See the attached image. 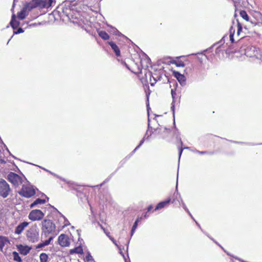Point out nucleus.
I'll list each match as a JSON object with an SVG mask.
<instances>
[{
    "instance_id": "obj_1",
    "label": "nucleus",
    "mask_w": 262,
    "mask_h": 262,
    "mask_svg": "<svg viewBox=\"0 0 262 262\" xmlns=\"http://www.w3.org/2000/svg\"><path fill=\"white\" fill-rule=\"evenodd\" d=\"M27 240L31 243H36L39 241V229L36 224L30 227L26 232Z\"/></svg>"
},
{
    "instance_id": "obj_2",
    "label": "nucleus",
    "mask_w": 262,
    "mask_h": 262,
    "mask_svg": "<svg viewBox=\"0 0 262 262\" xmlns=\"http://www.w3.org/2000/svg\"><path fill=\"white\" fill-rule=\"evenodd\" d=\"M42 233L46 236L49 234L54 233L55 231L56 226L50 220L45 219L41 222Z\"/></svg>"
},
{
    "instance_id": "obj_3",
    "label": "nucleus",
    "mask_w": 262,
    "mask_h": 262,
    "mask_svg": "<svg viewBox=\"0 0 262 262\" xmlns=\"http://www.w3.org/2000/svg\"><path fill=\"white\" fill-rule=\"evenodd\" d=\"M18 193L22 196L30 198L35 194L36 191L33 186L23 184L21 190Z\"/></svg>"
},
{
    "instance_id": "obj_4",
    "label": "nucleus",
    "mask_w": 262,
    "mask_h": 262,
    "mask_svg": "<svg viewBox=\"0 0 262 262\" xmlns=\"http://www.w3.org/2000/svg\"><path fill=\"white\" fill-rule=\"evenodd\" d=\"M11 189L9 184L4 179L0 180V195L3 198H7Z\"/></svg>"
},
{
    "instance_id": "obj_5",
    "label": "nucleus",
    "mask_w": 262,
    "mask_h": 262,
    "mask_svg": "<svg viewBox=\"0 0 262 262\" xmlns=\"http://www.w3.org/2000/svg\"><path fill=\"white\" fill-rule=\"evenodd\" d=\"M8 180L13 185L18 186L22 183L23 179L18 174L10 172L7 176Z\"/></svg>"
},
{
    "instance_id": "obj_6",
    "label": "nucleus",
    "mask_w": 262,
    "mask_h": 262,
    "mask_svg": "<svg viewBox=\"0 0 262 262\" xmlns=\"http://www.w3.org/2000/svg\"><path fill=\"white\" fill-rule=\"evenodd\" d=\"M45 214L40 210L35 209L32 210L28 216L29 219L32 221H40L44 216Z\"/></svg>"
},
{
    "instance_id": "obj_7",
    "label": "nucleus",
    "mask_w": 262,
    "mask_h": 262,
    "mask_svg": "<svg viewBox=\"0 0 262 262\" xmlns=\"http://www.w3.org/2000/svg\"><path fill=\"white\" fill-rule=\"evenodd\" d=\"M58 243L61 247H68L70 241L68 236L64 234H60L58 237Z\"/></svg>"
},
{
    "instance_id": "obj_8",
    "label": "nucleus",
    "mask_w": 262,
    "mask_h": 262,
    "mask_svg": "<svg viewBox=\"0 0 262 262\" xmlns=\"http://www.w3.org/2000/svg\"><path fill=\"white\" fill-rule=\"evenodd\" d=\"M259 50L255 47H248L245 49V54L247 56H257Z\"/></svg>"
},
{
    "instance_id": "obj_9",
    "label": "nucleus",
    "mask_w": 262,
    "mask_h": 262,
    "mask_svg": "<svg viewBox=\"0 0 262 262\" xmlns=\"http://www.w3.org/2000/svg\"><path fill=\"white\" fill-rule=\"evenodd\" d=\"M40 2V0H32L30 3L27 4L24 8L29 12L32 9L37 7H39V3Z\"/></svg>"
},
{
    "instance_id": "obj_10",
    "label": "nucleus",
    "mask_w": 262,
    "mask_h": 262,
    "mask_svg": "<svg viewBox=\"0 0 262 262\" xmlns=\"http://www.w3.org/2000/svg\"><path fill=\"white\" fill-rule=\"evenodd\" d=\"M17 248L20 253L24 255H27L31 249V248L29 247L28 246H24L23 245H17Z\"/></svg>"
},
{
    "instance_id": "obj_11",
    "label": "nucleus",
    "mask_w": 262,
    "mask_h": 262,
    "mask_svg": "<svg viewBox=\"0 0 262 262\" xmlns=\"http://www.w3.org/2000/svg\"><path fill=\"white\" fill-rule=\"evenodd\" d=\"M28 225L29 223L26 222L21 223L15 228L14 233L18 235L21 234Z\"/></svg>"
},
{
    "instance_id": "obj_12",
    "label": "nucleus",
    "mask_w": 262,
    "mask_h": 262,
    "mask_svg": "<svg viewBox=\"0 0 262 262\" xmlns=\"http://www.w3.org/2000/svg\"><path fill=\"white\" fill-rule=\"evenodd\" d=\"M173 75L177 79L181 85L185 84L186 78L185 76L177 71H173Z\"/></svg>"
},
{
    "instance_id": "obj_13",
    "label": "nucleus",
    "mask_w": 262,
    "mask_h": 262,
    "mask_svg": "<svg viewBox=\"0 0 262 262\" xmlns=\"http://www.w3.org/2000/svg\"><path fill=\"white\" fill-rule=\"evenodd\" d=\"M52 0H40V2L39 3V7L49 8L52 6Z\"/></svg>"
},
{
    "instance_id": "obj_14",
    "label": "nucleus",
    "mask_w": 262,
    "mask_h": 262,
    "mask_svg": "<svg viewBox=\"0 0 262 262\" xmlns=\"http://www.w3.org/2000/svg\"><path fill=\"white\" fill-rule=\"evenodd\" d=\"M9 243L7 237L3 236H0V251L3 252V249L5 245Z\"/></svg>"
},
{
    "instance_id": "obj_15",
    "label": "nucleus",
    "mask_w": 262,
    "mask_h": 262,
    "mask_svg": "<svg viewBox=\"0 0 262 262\" xmlns=\"http://www.w3.org/2000/svg\"><path fill=\"white\" fill-rule=\"evenodd\" d=\"M108 44L111 47L112 49L114 50V52L115 53L116 56H119L120 55V51L118 47V46L116 45L115 43H114L113 41H110L108 42Z\"/></svg>"
},
{
    "instance_id": "obj_16",
    "label": "nucleus",
    "mask_w": 262,
    "mask_h": 262,
    "mask_svg": "<svg viewBox=\"0 0 262 262\" xmlns=\"http://www.w3.org/2000/svg\"><path fill=\"white\" fill-rule=\"evenodd\" d=\"M171 96H172V103H171L172 105L171 106V109L173 111V114L174 115V103L176 102V96H177V93H176V89H171Z\"/></svg>"
},
{
    "instance_id": "obj_17",
    "label": "nucleus",
    "mask_w": 262,
    "mask_h": 262,
    "mask_svg": "<svg viewBox=\"0 0 262 262\" xmlns=\"http://www.w3.org/2000/svg\"><path fill=\"white\" fill-rule=\"evenodd\" d=\"M170 201V199H168L166 201H164L159 203L156 206V207L155 208V210L163 208L166 205H168Z\"/></svg>"
},
{
    "instance_id": "obj_18",
    "label": "nucleus",
    "mask_w": 262,
    "mask_h": 262,
    "mask_svg": "<svg viewBox=\"0 0 262 262\" xmlns=\"http://www.w3.org/2000/svg\"><path fill=\"white\" fill-rule=\"evenodd\" d=\"M28 13L29 12H28L24 8H23V9L18 13V18L19 19H23L26 17V16L28 15Z\"/></svg>"
},
{
    "instance_id": "obj_19",
    "label": "nucleus",
    "mask_w": 262,
    "mask_h": 262,
    "mask_svg": "<svg viewBox=\"0 0 262 262\" xmlns=\"http://www.w3.org/2000/svg\"><path fill=\"white\" fill-rule=\"evenodd\" d=\"M19 22L16 20V17L15 14H13L12 16V19L10 21V25L13 29H16L19 26Z\"/></svg>"
},
{
    "instance_id": "obj_20",
    "label": "nucleus",
    "mask_w": 262,
    "mask_h": 262,
    "mask_svg": "<svg viewBox=\"0 0 262 262\" xmlns=\"http://www.w3.org/2000/svg\"><path fill=\"white\" fill-rule=\"evenodd\" d=\"M68 3H66L65 4V10L66 11H67V10H70V12L68 13V15H71L72 17H73V10H74V8L73 7L74 6V5H72V4L71 3H69L68 5H67Z\"/></svg>"
},
{
    "instance_id": "obj_21",
    "label": "nucleus",
    "mask_w": 262,
    "mask_h": 262,
    "mask_svg": "<svg viewBox=\"0 0 262 262\" xmlns=\"http://www.w3.org/2000/svg\"><path fill=\"white\" fill-rule=\"evenodd\" d=\"M46 203V200L39 198L37 199L33 203L30 205L31 208H33L38 204H43Z\"/></svg>"
},
{
    "instance_id": "obj_22",
    "label": "nucleus",
    "mask_w": 262,
    "mask_h": 262,
    "mask_svg": "<svg viewBox=\"0 0 262 262\" xmlns=\"http://www.w3.org/2000/svg\"><path fill=\"white\" fill-rule=\"evenodd\" d=\"M98 34L99 36L104 40H107L110 38L108 34L104 31H100Z\"/></svg>"
},
{
    "instance_id": "obj_23",
    "label": "nucleus",
    "mask_w": 262,
    "mask_h": 262,
    "mask_svg": "<svg viewBox=\"0 0 262 262\" xmlns=\"http://www.w3.org/2000/svg\"><path fill=\"white\" fill-rule=\"evenodd\" d=\"M142 219V217H138L134 223L131 230V236H133L136 229L137 227L138 222Z\"/></svg>"
},
{
    "instance_id": "obj_24",
    "label": "nucleus",
    "mask_w": 262,
    "mask_h": 262,
    "mask_svg": "<svg viewBox=\"0 0 262 262\" xmlns=\"http://www.w3.org/2000/svg\"><path fill=\"white\" fill-rule=\"evenodd\" d=\"M40 262H48V256L46 253H42L39 256Z\"/></svg>"
},
{
    "instance_id": "obj_25",
    "label": "nucleus",
    "mask_w": 262,
    "mask_h": 262,
    "mask_svg": "<svg viewBox=\"0 0 262 262\" xmlns=\"http://www.w3.org/2000/svg\"><path fill=\"white\" fill-rule=\"evenodd\" d=\"M12 255H13V259L14 261H16L17 262H22V259L17 252H16V251L13 252Z\"/></svg>"
},
{
    "instance_id": "obj_26",
    "label": "nucleus",
    "mask_w": 262,
    "mask_h": 262,
    "mask_svg": "<svg viewBox=\"0 0 262 262\" xmlns=\"http://www.w3.org/2000/svg\"><path fill=\"white\" fill-rule=\"evenodd\" d=\"M71 253H78V254H82L83 253V249L81 247H78L76 248H75L71 250L70 251Z\"/></svg>"
},
{
    "instance_id": "obj_27",
    "label": "nucleus",
    "mask_w": 262,
    "mask_h": 262,
    "mask_svg": "<svg viewBox=\"0 0 262 262\" xmlns=\"http://www.w3.org/2000/svg\"><path fill=\"white\" fill-rule=\"evenodd\" d=\"M240 15L241 16L246 20V21H249V17L247 13V12L245 10H242L240 11Z\"/></svg>"
},
{
    "instance_id": "obj_28",
    "label": "nucleus",
    "mask_w": 262,
    "mask_h": 262,
    "mask_svg": "<svg viewBox=\"0 0 262 262\" xmlns=\"http://www.w3.org/2000/svg\"><path fill=\"white\" fill-rule=\"evenodd\" d=\"M234 33H235V29H233V28L232 27H231V28H230L229 37H230V40L231 41V42L232 43L234 42V37H233Z\"/></svg>"
},
{
    "instance_id": "obj_29",
    "label": "nucleus",
    "mask_w": 262,
    "mask_h": 262,
    "mask_svg": "<svg viewBox=\"0 0 262 262\" xmlns=\"http://www.w3.org/2000/svg\"><path fill=\"white\" fill-rule=\"evenodd\" d=\"M172 63L175 64L177 67H184L185 66L184 63L181 60L174 61L172 62Z\"/></svg>"
},
{
    "instance_id": "obj_30",
    "label": "nucleus",
    "mask_w": 262,
    "mask_h": 262,
    "mask_svg": "<svg viewBox=\"0 0 262 262\" xmlns=\"http://www.w3.org/2000/svg\"><path fill=\"white\" fill-rule=\"evenodd\" d=\"M46 246H48V245L47 244L46 241H44L42 243H39V244H38L36 246V249H41Z\"/></svg>"
},
{
    "instance_id": "obj_31",
    "label": "nucleus",
    "mask_w": 262,
    "mask_h": 262,
    "mask_svg": "<svg viewBox=\"0 0 262 262\" xmlns=\"http://www.w3.org/2000/svg\"><path fill=\"white\" fill-rule=\"evenodd\" d=\"M144 139H142L141 140V141H140V142L139 144V145H138V146H137V147L134 149V150L133 151V153H134V152H135V151H136L138 148H139V147H140L142 145V144L144 143Z\"/></svg>"
},
{
    "instance_id": "obj_32",
    "label": "nucleus",
    "mask_w": 262,
    "mask_h": 262,
    "mask_svg": "<svg viewBox=\"0 0 262 262\" xmlns=\"http://www.w3.org/2000/svg\"><path fill=\"white\" fill-rule=\"evenodd\" d=\"M242 29H243V28H242V25L237 20V31L241 33V32L242 30Z\"/></svg>"
},
{
    "instance_id": "obj_33",
    "label": "nucleus",
    "mask_w": 262,
    "mask_h": 262,
    "mask_svg": "<svg viewBox=\"0 0 262 262\" xmlns=\"http://www.w3.org/2000/svg\"><path fill=\"white\" fill-rule=\"evenodd\" d=\"M85 259L88 261H91L93 260V257L90 253H88L85 257Z\"/></svg>"
},
{
    "instance_id": "obj_34",
    "label": "nucleus",
    "mask_w": 262,
    "mask_h": 262,
    "mask_svg": "<svg viewBox=\"0 0 262 262\" xmlns=\"http://www.w3.org/2000/svg\"><path fill=\"white\" fill-rule=\"evenodd\" d=\"M62 216L63 217V218L64 220V225L63 226V227L69 225H70V223L67 220V219L63 215H62Z\"/></svg>"
},
{
    "instance_id": "obj_35",
    "label": "nucleus",
    "mask_w": 262,
    "mask_h": 262,
    "mask_svg": "<svg viewBox=\"0 0 262 262\" xmlns=\"http://www.w3.org/2000/svg\"><path fill=\"white\" fill-rule=\"evenodd\" d=\"M152 77L154 79V82H152V79H151V78L150 77V85L151 86H154L155 85V84L156 83L157 80L154 76H152Z\"/></svg>"
},
{
    "instance_id": "obj_36",
    "label": "nucleus",
    "mask_w": 262,
    "mask_h": 262,
    "mask_svg": "<svg viewBox=\"0 0 262 262\" xmlns=\"http://www.w3.org/2000/svg\"><path fill=\"white\" fill-rule=\"evenodd\" d=\"M183 207L188 213V214L192 217V219H193V220H194V219L193 218L191 213H190L189 211L188 210V209H187V208L186 207V205L184 204H183Z\"/></svg>"
},
{
    "instance_id": "obj_37",
    "label": "nucleus",
    "mask_w": 262,
    "mask_h": 262,
    "mask_svg": "<svg viewBox=\"0 0 262 262\" xmlns=\"http://www.w3.org/2000/svg\"><path fill=\"white\" fill-rule=\"evenodd\" d=\"M109 238L113 242V243L115 245V246H116L118 248H119V246H118V244H117L116 241L115 240V239L113 237L109 236Z\"/></svg>"
},
{
    "instance_id": "obj_38",
    "label": "nucleus",
    "mask_w": 262,
    "mask_h": 262,
    "mask_svg": "<svg viewBox=\"0 0 262 262\" xmlns=\"http://www.w3.org/2000/svg\"><path fill=\"white\" fill-rule=\"evenodd\" d=\"M24 32V30L22 28H19L16 32H15L14 33L15 34H19L21 33H23Z\"/></svg>"
},
{
    "instance_id": "obj_39",
    "label": "nucleus",
    "mask_w": 262,
    "mask_h": 262,
    "mask_svg": "<svg viewBox=\"0 0 262 262\" xmlns=\"http://www.w3.org/2000/svg\"><path fill=\"white\" fill-rule=\"evenodd\" d=\"M53 237L51 236L49 238L48 240H46V242L48 245H49L50 244V242L53 240Z\"/></svg>"
},
{
    "instance_id": "obj_40",
    "label": "nucleus",
    "mask_w": 262,
    "mask_h": 262,
    "mask_svg": "<svg viewBox=\"0 0 262 262\" xmlns=\"http://www.w3.org/2000/svg\"><path fill=\"white\" fill-rule=\"evenodd\" d=\"M183 149L181 147L179 149V159H180Z\"/></svg>"
},
{
    "instance_id": "obj_41",
    "label": "nucleus",
    "mask_w": 262,
    "mask_h": 262,
    "mask_svg": "<svg viewBox=\"0 0 262 262\" xmlns=\"http://www.w3.org/2000/svg\"><path fill=\"white\" fill-rule=\"evenodd\" d=\"M98 225L100 226V227H101V228L103 230V231L105 232H106L105 229L99 223H98Z\"/></svg>"
},
{
    "instance_id": "obj_42",
    "label": "nucleus",
    "mask_w": 262,
    "mask_h": 262,
    "mask_svg": "<svg viewBox=\"0 0 262 262\" xmlns=\"http://www.w3.org/2000/svg\"><path fill=\"white\" fill-rule=\"evenodd\" d=\"M196 152L199 153L200 154H202V155L205 154L207 153L206 151H200L199 150H197Z\"/></svg>"
},
{
    "instance_id": "obj_43",
    "label": "nucleus",
    "mask_w": 262,
    "mask_h": 262,
    "mask_svg": "<svg viewBox=\"0 0 262 262\" xmlns=\"http://www.w3.org/2000/svg\"><path fill=\"white\" fill-rule=\"evenodd\" d=\"M105 233L106 234V235L108 237H109V236H111L110 235V232H105Z\"/></svg>"
},
{
    "instance_id": "obj_44",
    "label": "nucleus",
    "mask_w": 262,
    "mask_h": 262,
    "mask_svg": "<svg viewBox=\"0 0 262 262\" xmlns=\"http://www.w3.org/2000/svg\"><path fill=\"white\" fill-rule=\"evenodd\" d=\"M151 209H152V206H149L148 207V211H149Z\"/></svg>"
},
{
    "instance_id": "obj_45",
    "label": "nucleus",
    "mask_w": 262,
    "mask_h": 262,
    "mask_svg": "<svg viewBox=\"0 0 262 262\" xmlns=\"http://www.w3.org/2000/svg\"><path fill=\"white\" fill-rule=\"evenodd\" d=\"M122 63H123V64H124V65L126 66V67L127 68L129 69V68L128 67L127 65L126 64V63L125 62H122Z\"/></svg>"
},
{
    "instance_id": "obj_46",
    "label": "nucleus",
    "mask_w": 262,
    "mask_h": 262,
    "mask_svg": "<svg viewBox=\"0 0 262 262\" xmlns=\"http://www.w3.org/2000/svg\"><path fill=\"white\" fill-rule=\"evenodd\" d=\"M196 222V224H197V225L199 227V228H201L200 225L196 222Z\"/></svg>"
},
{
    "instance_id": "obj_47",
    "label": "nucleus",
    "mask_w": 262,
    "mask_h": 262,
    "mask_svg": "<svg viewBox=\"0 0 262 262\" xmlns=\"http://www.w3.org/2000/svg\"><path fill=\"white\" fill-rule=\"evenodd\" d=\"M164 129H165V130H169V129H167V128H166V127H165V128H164Z\"/></svg>"
},
{
    "instance_id": "obj_48",
    "label": "nucleus",
    "mask_w": 262,
    "mask_h": 262,
    "mask_svg": "<svg viewBox=\"0 0 262 262\" xmlns=\"http://www.w3.org/2000/svg\"><path fill=\"white\" fill-rule=\"evenodd\" d=\"M239 34H240V32H238L237 31V35L238 36L239 35Z\"/></svg>"
},
{
    "instance_id": "obj_49",
    "label": "nucleus",
    "mask_w": 262,
    "mask_h": 262,
    "mask_svg": "<svg viewBox=\"0 0 262 262\" xmlns=\"http://www.w3.org/2000/svg\"><path fill=\"white\" fill-rule=\"evenodd\" d=\"M148 106H149V104H148V105H147V111L148 112V109H149Z\"/></svg>"
},
{
    "instance_id": "obj_50",
    "label": "nucleus",
    "mask_w": 262,
    "mask_h": 262,
    "mask_svg": "<svg viewBox=\"0 0 262 262\" xmlns=\"http://www.w3.org/2000/svg\"><path fill=\"white\" fill-rule=\"evenodd\" d=\"M149 119H148V127H149Z\"/></svg>"
},
{
    "instance_id": "obj_51",
    "label": "nucleus",
    "mask_w": 262,
    "mask_h": 262,
    "mask_svg": "<svg viewBox=\"0 0 262 262\" xmlns=\"http://www.w3.org/2000/svg\"><path fill=\"white\" fill-rule=\"evenodd\" d=\"M120 253L122 255L123 257H124V254L122 253V252H121Z\"/></svg>"
},
{
    "instance_id": "obj_52",
    "label": "nucleus",
    "mask_w": 262,
    "mask_h": 262,
    "mask_svg": "<svg viewBox=\"0 0 262 262\" xmlns=\"http://www.w3.org/2000/svg\"><path fill=\"white\" fill-rule=\"evenodd\" d=\"M115 31H116V32H117L118 33H120L119 32V31H118V30H117L116 29H115Z\"/></svg>"
},
{
    "instance_id": "obj_53",
    "label": "nucleus",
    "mask_w": 262,
    "mask_h": 262,
    "mask_svg": "<svg viewBox=\"0 0 262 262\" xmlns=\"http://www.w3.org/2000/svg\"><path fill=\"white\" fill-rule=\"evenodd\" d=\"M159 129H161V128H157L156 130H158Z\"/></svg>"
},
{
    "instance_id": "obj_54",
    "label": "nucleus",
    "mask_w": 262,
    "mask_h": 262,
    "mask_svg": "<svg viewBox=\"0 0 262 262\" xmlns=\"http://www.w3.org/2000/svg\"><path fill=\"white\" fill-rule=\"evenodd\" d=\"M44 170L49 171L48 170H46V169H44Z\"/></svg>"
},
{
    "instance_id": "obj_55",
    "label": "nucleus",
    "mask_w": 262,
    "mask_h": 262,
    "mask_svg": "<svg viewBox=\"0 0 262 262\" xmlns=\"http://www.w3.org/2000/svg\"><path fill=\"white\" fill-rule=\"evenodd\" d=\"M15 0H14V3L15 2Z\"/></svg>"
},
{
    "instance_id": "obj_56",
    "label": "nucleus",
    "mask_w": 262,
    "mask_h": 262,
    "mask_svg": "<svg viewBox=\"0 0 262 262\" xmlns=\"http://www.w3.org/2000/svg\"><path fill=\"white\" fill-rule=\"evenodd\" d=\"M126 262H127L126 260H125Z\"/></svg>"
}]
</instances>
